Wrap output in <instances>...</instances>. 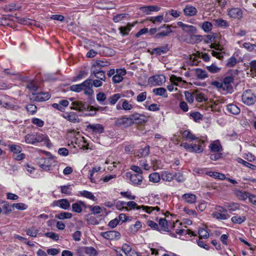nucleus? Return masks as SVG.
I'll list each match as a JSON object with an SVG mask.
<instances>
[{"mask_svg": "<svg viewBox=\"0 0 256 256\" xmlns=\"http://www.w3.org/2000/svg\"><path fill=\"white\" fill-rule=\"evenodd\" d=\"M122 108L126 111H130L133 108V106L126 100H122Z\"/></svg>", "mask_w": 256, "mask_h": 256, "instance_id": "46", "label": "nucleus"}, {"mask_svg": "<svg viewBox=\"0 0 256 256\" xmlns=\"http://www.w3.org/2000/svg\"><path fill=\"white\" fill-rule=\"evenodd\" d=\"M196 196L192 193H186L182 196V200L186 203L189 204H194L196 201Z\"/></svg>", "mask_w": 256, "mask_h": 256, "instance_id": "17", "label": "nucleus"}, {"mask_svg": "<svg viewBox=\"0 0 256 256\" xmlns=\"http://www.w3.org/2000/svg\"><path fill=\"white\" fill-rule=\"evenodd\" d=\"M136 24H137V21L134 22L132 23L128 22L125 26H120L118 28L120 34L122 36L128 35L132 28H133Z\"/></svg>", "mask_w": 256, "mask_h": 256, "instance_id": "13", "label": "nucleus"}, {"mask_svg": "<svg viewBox=\"0 0 256 256\" xmlns=\"http://www.w3.org/2000/svg\"><path fill=\"white\" fill-rule=\"evenodd\" d=\"M152 92L156 96H162L164 98L168 97L166 90L164 88H155L152 90Z\"/></svg>", "mask_w": 256, "mask_h": 256, "instance_id": "33", "label": "nucleus"}, {"mask_svg": "<svg viewBox=\"0 0 256 256\" xmlns=\"http://www.w3.org/2000/svg\"><path fill=\"white\" fill-rule=\"evenodd\" d=\"M72 104L73 105V107H72L71 109L78 110L80 112L83 111L86 109L88 111H95V109L92 106H88L86 104H84L82 102L74 101L72 102Z\"/></svg>", "mask_w": 256, "mask_h": 256, "instance_id": "6", "label": "nucleus"}, {"mask_svg": "<svg viewBox=\"0 0 256 256\" xmlns=\"http://www.w3.org/2000/svg\"><path fill=\"white\" fill-rule=\"evenodd\" d=\"M176 232L179 235L189 234L190 236H196L194 232L190 230L177 228L176 230Z\"/></svg>", "mask_w": 256, "mask_h": 256, "instance_id": "48", "label": "nucleus"}, {"mask_svg": "<svg viewBox=\"0 0 256 256\" xmlns=\"http://www.w3.org/2000/svg\"><path fill=\"white\" fill-rule=\"evenodd\" d=\"M196 76L199 79L204 80L208 77V74L206 70L200 68L195 70Z\"/></svg>", "mask_w": 256, "mask_h": 256, "instance_id": "34", "label": "nucleus"}, {"mask_svg": "<svg viewBox=\"0 0 256 256\" xmlns=\"http://www.w3.org/2000/svg\"><path fill=\"white\" fill-rule=\"evenodd\" d=\"M88 130H92V132L102 134L104 132V126L100 124H89L86 126Z\"/></svg>", "mask_w": 256, "mask_h": 256, "instance_id": "18", "label": "nucleus"}, {"mask_svg": "<svg viewBox=\"0 0 256 256\" xmlns=\"http://www.w3.org/2000/svg\"><path fill=\"white\" fill-rule=\"evenodd\" d=\"M88 207L90 208V210L94 214H100L102 212V208L99 206H89Z\"/></svg>", "mask_w": 256, "mask_h": 256, "instance_id": "51", "label": "nucleus"}, {"mask_svg": "<svg viewBox=\"0 0 256 256\" xmlns=\"http://www.w3.org/2000/svg\"><path fill=\"white\" fill-rule=\"evenodd\" d=\"M212 216L214 218L220 220H226L229 217V216L227 214L217 212H214Z\"/></svg>", "mask_w": 256, "mask_h": 256, "instance_id": "39", "label": "nucleus"}, {"mask_svg": "<svg viewBox=\"0 0 256 256\" xmlns=\"http://www.w3.org/2000/svg\"><path fill=\"white\" fill-rule=\"evenodd\" d=\"M148 20L154 24H160L164 22V14L156 16H151Z\"/></svg>", "mask_w": 256, "mask_h": 256, "instance_id": "42", "label": "nucleus"}, {"mask_svg": "<svg viewBox=\"0 0 256 256\" xmlns=\"http://www.w3.org/2000/svg\"><path fill=\"white\" fill-rule=\"evenodd\" d=\"M234 194L236 197L241 200H245L248 198L250 193L241 190H234Z\"/></svg>", "mask_w": 256, "mask_h": 256, "instance_id": "24", "label": "nucleus"}, {"mask_svg": "<svg viewBox=\"0 0 256 256\" xmlns=\"http://www.w3.org/2000/svg\"><path fill=\"white\" fill-rule=\"evenodd\" d=\"M184 14L186 16H192L196 14V8L191 5H186L183 10Z\"/></svg>", "mask_w": 256, "mask_h": 256, "instance_id": "20", "label": "nucleus"}, {"mask_svg": "<svg viewBox=\"0 0 256 256\" xmlns=\"http://www.w3.org/2000/svg\"><path fill=\"white\" fill-rule=\"evenodd\" d=\"M213 28L212 24L208 21L204 22L202 23L201 25V28L205 32H210Z\"/></svg>", "mask_w": 256, "mask_h": 256, "instance_id": "38", "label": "nucleus"}, {"mask_svg": "<svg viewBox=\"0 0 256 256\" xmlns=\"http://www.w3.org/2000/svg\"><path fill=\"white\" fill-rule=\"evenodd\" d=\"M206 68L212 74L218 72L220 70V68L218 67L214 64H212L210 66H207Z\"/></svg>", "mask_w": 256, "mask_h": 256, "instance_id": "59", "label": "nucleus"}, {"mask_svg": "<svg viewBox=\"0 0 256 256\" xmlns=\"http://www.w3.org/2000/svg\"><path fill=\"white\" fill-rule=\"evenodd\" d=\"M38 86L37 82L35 81H31L28 83L26 88L30 90L32 94H36Z\"/></svg>", "mask_w": 256, "mask_h": 256, "instance_id": "36", "label": "nucleus"}, {"mask_svg": "<svg viewBox=\"0 0 256 256\" xmlns=\"http://www.w3.org/2000/svg\"><path fill=\"white\" fill-rule=\"evenodd\" d=\"M122 250L127 256L128 254L129 255L132 252V248L126 244H122Z\"/></svg>", "mask_w": 256, "mask_h": 256, "instance_id": "62", "label": "nucleus"}, {"mask_svg": "<svg viewBox=\"0 0 256 256\" xmlns=\"http://www.w3.org/2000/svg\"><path fill=\"white\" fill-rule=\"evenodd\" d=\"M194 141V143L192 144V149H194L192 152L196 153L202 152L204 150L202 144L204 142V141L199 138H198V140H195Z\"/></svg>", "mask_w": 256, "mask_h": 256, "instance_id": "19", "label": "nucleus"}, {"mask_svg": "<svg viewBox=\"0 0 256 256\" xmlns=\"http://www.w3.org/2000/svg\"><path fill=\"white\" fill-rule=\"evenodd\" d=\"M116 124L117 126H122L124 127H128L132 126V121L130 116L128 118L126 116H123L116 120Z\"/></svg>", "mask_w": 256, "mask_h": 256, "instance_id": "14", "label": "nucleus"}, {"mask_svg": "<svg viewBox=\"0 0 256 256\" xmlns=\"http://www.w3.org/2000/svg\"><path fill=\"white\" fill-rule=\"evenodd\" d=\"M236 58L234 56H231L228 60L226 66L228 67H232L234 66L236 64Z\"/></svg>", "mask_w": 256, "mask_h": 256, "instance_id": "63", "label": "nucleus"}, {"mask_svg": "<svg viewBox=\"0 0 256 256\" xmlns=\"http://www.w3.org/2000/svg\"><path fill=\"white\" fill-rule=\"evenodd\" d=\"M2 208L4 210V213H8L14 210L13 204H10L6 201H3L2 202Z\"/></svg>", "mask_w": 256, "mask_h": 256, "instance_id": "43", "label": "nucleus"}, {"mask_svg": "<svg viewBox=\"0 0 256 256\" xmlns=\"http://www.w3.org/2000/svg\"><path fill=\"white\" fill-rule=\"evenodd\" d=\"M174 178L178 182H184L185 180L183 174L180 172H175L174 174Z\"/></svg>", "mask_w": 256, "mask_h": 256, "instance_id": "61", "label": "nucleus"}, {"mask_svg": "<svg viewBox=\"0 0 256 256\" xmlns=\"http://www.w3.org/2000/svg\"><path fill=\"white\" fill-rule=\"evenodd\" d=\"M70 206L68 200L65 198L60 200V207L64 210L68 209Z\"/></svg>", "mask_w": 256, "mask_h": 256, "instance_id": "54", "label": "nucleus"}, {"mask_svg": "<svg viewBox=\"0 0 256 256\" xmlns=\"http://www.w3.org/2000/svg\"><path fill=\"white\" fill-rule=\"evenodd\" d=\"M128 210H131L136 209V210H142V212H146L147 213L150 214L153 211L156 210L157 212L159 211L160 208L158 206H138V204L134 201H130L127 202V206Z\"/></svg>", "mask_w": 256, "mask_h": 256, "instance_id": "2", "label": "nucleus"}, {"mask_svg": "<svg viewBox=\"0 0 256 256\" xmlns=\"http://www.w3.org/2000/svg\"><path fill=\"white\" fill-rule=\"evenodd\" d=\"M24 138L26 144H34L36 143L44 140L46 136L43 134L36 132L28 134L25 136Z\"/></svg>", "mask_w": 256, "mask_h": 256, "instance_id": "3", "label": "nucleus"}, {"mask_svg": "<svg viewBox=\"0 0 256 256\" xmlns=\"http://www.w3.org/2000/svg\"><path fill=\"white\" fill-rule=\"evenodd\" d=\"M160 177L163 180L171 182L174 180V174L164 171L162 172Z\"/></svg>", "mask_w": 256, "mask_h": 256, "instance_id": "37", "label": "nucleus"}, {"mask_svg": "<svg viewBox=\"0 0 256 256\" xmlns=\"http://www.w3.org/2000/svg\"><path fill=\"white\" fill-rule=\"evenodd\" d=\"M242 102L248 106H251L256 101V96L250 90L244 91L242 96Z\"/></svg>", "mask_w": 256, "mask_h": 256, "instance_id": "5", "label": "nucleus"}, {"mask_svg": "<svg viewBox=\"0 0 256 256\" xmlns=\"http://www.w3.org/2000/svg\"><path fill=\"white\" fill-rule=\"evenodd\" d=\"M62 116L64 118L72 122H78V116L76 115V114L74 112H70L69 113L66 112L64 114H62Z\"/></svg>", "mask_w": 256, "mask_h": 256, "instance_id": "26", "label": "nucleus"}, {"mask_svg": "<svg viewBox=\"0 0 256 256\" xmlns=\"http://www.w3.org/2000/svg\"><path fill=\"white\" fill-rule=\"evenodd\" d=\"M220 144L218 140L213 142L209 146L210 150L214 152H218L220 151Z\"/></svg>", "mask_w": 256, "mask_h": 256, "instance_id": "41", "label": "nucleus"}, {"mask_svg": "<svg viewBox=\"0 0 256 256\" xmlns=\"http://www.w3.org/2000/svg\"><path fill=\"white\" fill-rule=\"evenodd\" d=\"M165 80L164 76L160 74L150 76L148 78V82L154 86H161L165 82Z\"/></svg>", "mask_w": 256, "mask_h": 256, "instance_id": "7", "label": "nucleus"}, {"mask_svg": "<svg viewBox=\"0 0 256 256\" xmlns=\"http://www.w3.org/2000/svg\"><path fill=\"white\" fill-rule=\"evenodd\" d=\"M126 177L130 178V184L134 186H138L142 183L143 178L140 174L127 173Z\"/></svg>", "mask_w": 256, "mask_h": 256, "instance_id": "10", "label": "nucleus"}, {"mask_svg": "<svg viewBox=\"0 0 256 256\" xmlns=\"http://www.w3.org/2000/svg\"><path fill=\"white\" fill-rule=\"evenodd\" d=\"M228 16L232 18L240 20L242 18V10L238 8H234L228 10Z\"/></svg>", "mask_w": 256, "mask_h": 256, "instance_id": "9", "label": "nucleus"}, {"mask_svg": "<svg viewBox=\"0 0 256 256\" xmlns=\"http://www.w3.org/2000/svg\"><path fill=\"white\" fill-rule=\"evenodd\" d=\"M244 47L250 52H256V44L250 42H244L243 44Z\"/></svg>", "mask_w": 256, "mask_h": 256, "instance_id": "53", "label": "nucleus"}, {"mask_svg": "<svg viewBox=\"0 0 256 256\" xmlns=\"http://www.w3.org/2000/svg\"><path fill=\"white\" fill-rule=\"evenodd\" d=\"M122 98V94L117 93L111 96H110L108 99V104H110L113 106L114 105L116 102Z\"/></svg>", "mask_w": 256, "mask_h": 256, "instance_id": "31", "label": "nucleus"}, {"mask_svg": "<svg viewBox=\"0 0 256 256\" xmlns=\"http://www.w3.org/2000/svg\"><path fill=\"white\" fill-rule=\"evenodd\" d=\"M168 51V46L166 44L164 46H160L152 49V54L161 55L166 53Z\"/></svg>", "mask_w": 256, "mask_h": 256, "instance_id": "27", "label": "nucleus"}, {"mask_svg": "<svg viewBox=\"0 0 256 256\" xmlns=\"http://www.w3.org/2000/svg\"><path fill=\"white\" fill-rule=\"evenodd\" d=\"M162 26L163 28L162 29L163 30L160 32L157 33L154 36V38H163L164 37L168 36L170 33L172 32L170 26L164 24Z\"/></svg>", "mask_w": 256, "mask_h": 256, "instance_id": "15", "label": "nucleus"}, {"mask_svg": "<svg viewBox=\"0 0 256 256\" xmlns=\"http://www.w3.org/2000/svg\"><path fill=\"white\" fill-rule=\"evenodd\" d=\"M206 174L216 179L224 180L226 178L225 175L223 174L216 172H206Z\"/></svg>", "mask_w": 256, "mask_h": 256, "instance_id": "28", "label": "nucleus"}, {"mask_svg": "<svg viewBox=\"0 0 256 256\" xmlns=\"http://www.w3.org/2000/svg\"><path fill=\"white\" fill-rule=\"evenodd\" d=\"M79 195L93 201H96L97 198L93 194L88 190H82L78 192Z\"/></svg>", "mask_w": 256, "mask_h": 256, "instance_id": "29", "label": "nucleus"}, {"mask_svg": "<svg viewBox=\"0 0 256 256\" xmlns=\"http://www.w3.org/2000/svg\"><path fill=\"white\" fill-rule=\"evenodd\" d=\"M158 231L168 232V222L165 219L160 218L159 220Z\"/></svg>", "mask_w": 256, "mask_h": 256, "instance_id": "35", "label": "nucleus"}, {"mask_svg": "<svg viewBox=\"0 0 256 256\" xmlns=\"http://www.w3.org/2000/svg\"><path fill=\"white\" fill-rule=\"evenodd\" d=\"M82 207L86 208V206L82 200L77 201L72 205V210L76 213H80L82 212Z\"/></svg>", "mask_w": 256, "mask_h": 256, "instance_id": "21", "label": "nucleus"}, {"mask_svg": "<svg viewBox=\"0 0 256 256\" xmlns=\"http://www.w3.org/2000/svg\"><path fill=\"white\" fill-rule=\"evenodd\" d=\"M226 110L230 114H240V108L235 104H229L226 106Z\"/></svg>", "mask_w": 256, "mask_h": 256, "instance_id": "30", "label": "nucleus"}, {"mask_svg": "<svg viewBox=\"0 0 256 256\" xmlns=\"http://www.w3.org/2000/svg\"><path fill=\"white\" fill-rule=\"evenodd\" d=\"M214 20L215 22V24L217 26L226 28L229 26L228 22L223 19L218 18Z\"/></svg>", "mask_w": 256, "mask_h": 256, "instance_id": "47", "label": "nucleus"}, {"mask_svg": "<svg viewBox=\"0 0 256 256\" xmlns=\"http://www.w3.org/2000/svg\"><path fill=\"white\" fill-rule=\"evenodd\" d=\"M149 180L150 182L156 183L160 181L161 177L158 172H153L149 175Z\"/></svg>", "mask_w": 256, "mask_h": 256, "instance_id": "45", "label": "nucleus"}, {"mask_svg": "<svg viewBox=\"0 0 256 256\" xmlns=\"http://www.w3.org/2000/svg\"><path fill=\"white\" fill-rule=\"evenodd\" d=\"M238 162L240 164H242L244 166L250 168V169L252 170H256V166L250 163H249L244 160H242V158H239L238 160Z\"/></svg>", "mask_w": 256, "mask_h": 256, "instance_id": "52", "label": "nucleus"}, {"mask_svg": "<svg viewBox=\"0 0 256 256\" xmlns=\"http://www.w3.org/2000/svg\"><path fill=\"white\" fill-rule=\"evenodd\" d=\"M250 66L252 76L253 78L256 77V60L251 62Z\"/></svg>", "mask_w": 256, "mask_h": 256, "instance_id": "64", "label": "nucleus"}, {"mask_svg": "<svg viewBox=\"0 0 256 256\" xmlns=\"http://www.w3.org/2000/svg\"><path fill=\"white\" fill-rule=\"evenodd\" d=\"M72 216V214L70 212H62L57 216V218L60 220L68 219L70 218Z\"/></svg>", "mask_w": 256, "mask_h": 256, "instance_id": "55", "label": "nucleus"}, {"mask_svg": "<svg viewBox=\"0 0 256 256\" xmlns=\"http://www.w3.org/2000/svg\"><path fill=\"white\" fill-rule=\"evenodd\" d=\"M140 10L145 14H150L152 12H158L160 10V8L156 6H147L140 7Z\"/></svg>", "mask_w": 256, "mask_h": 256, "instance_id": "16", "label": "nucleus"}, {"mask_svg": "<svg viewBox=\"0 0 256 256\" xmlns=\"http://www.w3.org/2000/svg\"><path fill=\"white\" fill-rule=\"evenodd\" d=\"M234 82V78L228 76L224 78L222 82L214 81L212 85L218 88V90L222 94H232L233 91L232 84Z\"/></svg>", "mask_w": 256, "mask_h": 256, "instance_id": "1", "label": "nucleus"}, {"mask_svg": "<svg viewBox=\"0 0 256 256\" xmlns=\"http://www.w3.org/2000/svg\"><path fill=\"white\" fill-rule=\"evenodd\" d=\"M100 235L104 238L110 240H118L120 237V234L115 230L102 232Z\"/></svg>", "mask_w": 256, "mask_h": 256, "instance_id": "12", "label": "nucleus"}, {"mask_svg": "<svg viewBox=\"0 0 256 256\" xmlns=\"http://www.w3.org/2000/svg\"><path fill=\"white\" fill-rule=\"evenodd\" d=\"M92 65L100 68L106 66L108 65V62L101 60H96L93 62Z\"/></svg>", "mask_w": 256, "mask_h": 256, "instance_id": "56", "label": "nucleus"}, {"mask_svg": "<svg viewBox=\"0 0 256 256\" xmlns=\"http://www.w3.org/2000/svg\"><path fill=\"white\" fill-rule=\"evenodd\" d=\"M170 80L172 84L176 86H178V83L180 82H184L180 77H178L174 75L170 76Z\"/></svg>", "mask_w": 256, "mask_h": 256, "instance_id": "60", "label": "nucleus"}, {"mask_svg": "<svg viewBox=\"0 0 256 256\" xmlns=\"http://www.w3.org/2000/svg\"><path fill=\"white\" fill-rule=\"evenodd\" d=\"M130 116L132 121V125L134 123L142 124L148 121V117L142 114L134 113Z\"/></svg>", "mask_w": 256, "mask_h": 256, "instance_id": "8", "label": "nucleus"}, {"mask_svg": "<svg viewBox=\"0 0 256 256\" xmlns=\"http://www.w3.org/2000/svg\"><path fill=\"white\" fill-rule=\"evenodd\" d=\"M182 136L184 138L190 142H193L195 140H198V137H197L192 134L189 130H184L182 133Z\"/></svg>", "mask_w": 256, "mask_h": 256, "instance_id": "25", "label": "nucleus"}, {"mask_svg": "<svg viewBox=\"0 0 256 256\" xmlns=\"http://www.w3.org/2000/svg\"><path fill=\"white\" fill-rule=\"evenodd\" d=\"M50 95L48 92H40L36 94L34 100L36 102H44L49 100Z\"/></svg>", "mask_w": 256, "mask_h": 256, "instance_id": "23", "label": "nucleus"}, {"mask_svg": "<svg viewBox=\"0 0 256 256\" xmlns=\"http://www.w3.org/2000/svg\"><path fill=\"white\" fill-rule=\"evenodd\" d=\"M126 74V71L125 70H117L116 74L112 77V82L115 84L121 82L123 80L122 76H124Z\"/></svg>", "mask_w": 256, "mask_h": 256, "instance_id": "22", "label": "nucleus"}, {"mask_svg": "<svg viewBox=\"0 0 256 256\" xmlns=\"http://www.w3.org/2000/svg\"><path fill=\"white\" fill-rule=\"evenodd\" d=\"M84 252L89 256H97L98 255V252L92 246L84 247Z\"/></svg>", "mask_w": 256, "mask_h": 256, "instance_id": "44", "label": "nucleus"}, {"mask_svg": "<svg viewBox=\"0 0 256 256\" xmlns=\"http://www.w3.org/2000/svg\"><path fill=\"white\" fill-rule=\"evenodd\" d=\"M10 150L14 154H18L22 152V148L20 146L16 144H12L9 146Z\"/></svg>", "mask_w": 256, "mask_h": 256, "instance_id": "57", "label": "nucleus"}, {"mask_svg": "<svg viewBox=\"0 0 256 256\" xmlns=\"http://www.w3.org/2000/svg\"><path fill=\"white\" fill-rule=\"evenodd\" d=\"M38 163L42 168L48 171L50 170L51 166L55 165L56 162L54 158L51 156L40 158L38 160Z\"/></svg>", "mask_w": 256, "mask_h": 256, "instance_id": "4", "label": "nucleus"}, {"mask_svg": "<svg viewBox=\"0 0 256 256\" xmlns=\"http://www.w3.org/2000/svg\"><path fill=\"white\" fill-rule=\"evenodd\" d=\"M38 232V230L35 227H32L26 230V234L32 237H36Z\"/></svg>", "mask_w": 256, "mask_h": 256, "instance_id": "50", "label": "nucleus"}, {"mask_svg": "<svg viewBox=\"0 0 256 256\" xmlns=\"http://www.w3.org/2000/svg\"><path fill=\"white\" fill-rule=\"evenodd\" d=\"M183 30L190 34H194L196 32V28L194 26L186 24V26H184Z\"/></svg>", "mask_w": 256, "mask_h": 256, "instance_id": "49", "label": "nucleus"}, {"mask_svg": "<svg viewBox=\"0 0 256 256\" xmlns=\"http://www.w3.org/2000/svg\"><path fill=\"white\" fill-rule=\"evenodd\" d=\"M86 220L88 224L95 225L98 224L96 218L90 214L86 216Z\"/></svg>", "mask_w": 256, "mask_h": 256, "instance_id": "58", "label": "nucleus"}, {"mask_svg": "<svg viewBox=\"0 0 256 256\" xmlns=\"http://www.w3.org/2000/svg\"><path fill=\"white\" fill-rule=\"evenodd\" d=\"M246 220V217L244 216H235L231 218L232 222L234 224H241Z\"/></svg>", "mask_w": 256, "mask_h": 256, "instance_id": "40", "label": "nucleus"}, {"mask_svg": "<svg viewBox=\"0 0 256 256\" xmlns=\"http://www.w3.org/2000/svg\"><path fill=\"white\" fill-rule=\"evenodd\" d=\"M81 85L84 94L92 95L94 94V90L92 88V80L88 79L82 83Z\"/></svg>", "mask_w": 256, "mask_h": 256, "instance_id": "11", "label": "nucleus"}, {"mask_svg": "<svg viewBox=\"0 0 256 256\" xmlns=\"http://www.w3.org/2000/svg\"><path fill=\"white\" fill-rule=\"evenodd\" d=\"M224 206L230 212H234L240 209V205L239 204L236 202H226L224 204Z\"/></svg>", "mask_w": 256, "mask_h": 256, "instance_id": "32", "label": "nucleus"}]
</instances>
